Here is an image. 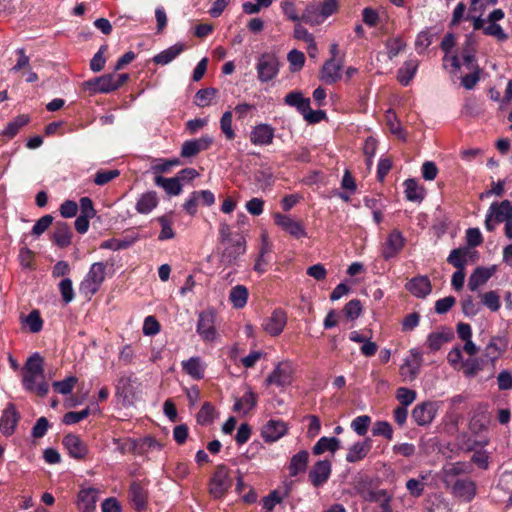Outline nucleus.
<instances>
[{
    "instance_id": "8fccbe9b",
    "label": "nucleus",
    "mask_w": 512,
    "mask_h": 512,
    "mask_svg": "<svg viewBox=\"0 0 512 512\" xmlns=\"http://www.w3.org/2000/svg\"><path fill=\"white\" fill-rule=\"evenodd\" d=\"M385 46L389 59H393L404 50L406 43L401 37H393L386 41Z\"/></svg>"
},
{
    "instance_id": "680f3d73",
    "label": "nucleus",
    "mask_w": 512,
    "mask_h": 512,
    "mask_svg": "<svg viewBox=\"0 0 512 512\" xmlns=\"http://www.w3.org/2000/svg\"><path fill=\"white\" fill-rule=\"evenodd\" d=\"M371 423V418L368 415L357 416L351 422V428L359 435L364 436Z\"/></svg>"
},
{
    "instance_id": "bf43d9fd",
    "label": "nucleus",
    "mask_w": 512,
    "mask_h": 512,
    "mask_svg": "<svg viewBox=\"0 0 512 512\" xmlns=\"http://www.w3.org/2000/svg\"><path fill=\"white\" fill-rule=\"evenodd\" d=\"M90 414L91 410L89 407H86L81 411H70L64 414L63 423L66 425H73L86 419Z\"/></svg>"
},
{
    "instance_id": "de8ad7c7",
    "label": "nucleus",
    "mask_w": 512,
    "mask_h": 512,
    "mask_svg": "<svg viewBox=\"0 0 512 512\" xmlns=\"http://www.w3.org/2000/svg\"><path fill=\"white\" fill-rule=\"evenodd\" d=\"M216 94H217V89H215L213 87L200 89L195 95L194 103L198 107H202V108L209 106L212 102V99L216 96Z\"/></svg>"
},
{
    "instance_id": "79ce46f5",
    "label": "nucleus",
    "mask_w": 512,
    "mask_h": 512,
    "mask_svg": "<svg viewBox=\"0 0 512 512\" xmlns=\"http://www.w3.org/2000/svg\"><path fill=\"white\" fill-rule=\"evenodd\" d=\"M410 354L411 359H405V363L401 367V370L407 368L410 377L414 379L420 372L423 358L421 352H419L417 349H411Z\"/></svg>"
},
{
    "instance_id": "f3484780",
    "label": "nucleus",
    "mask_w": 512,
    "mask_h": 512,
    "mask_svg": "<svg viewBox=\"0 0 512 512\" xmlns=\"http://www.w3.org/2000/svg\"><path fill=\"white\" fill-rule=\"evenodd\" d=\"M62 443L68 454L74 459L83 460L89 452L87 445L76 434L69 433L65 435Z\"/></svg>"
},
{
    "instance_id": "4468645a",
    "label": "nucleus",
    "mask_w": 512,
    "mask_h": 512,
    "mask_svg": "<svg viewBox=\"0 0 512 512\" xmlns=\"http://www.w3.org/2000/svg\"><path fill=\"white\" fill-rule=\"evenodd\" d=\"M405 238L403 234L395 229L391 231L387 237L386 242L383 245V249L381 252L382 257L385 260H389L391 258L396 257L399 252L404 248L405 246Z\"/></svg>"
},
{
    "instance_id": "4be33fe9",
    "label": "nucleus",
    "mask_w": 512,
    "mask_h": 512,
    "mask_svg": "<svg viewBox=\"0 0 512 512\" xmlns=\"http://www.w3.org/2000/svg\"><path fill=\"white\" fill-rule=\"evenodd\" d=\"M451 490L455 497L470 502L476 495V484L470 478H459L454 482Z\"/></svg>"
},
{
    "instance_id": "3c124183",
    "label": "nucleus",
    "mask_w": 512,
    "mask_h": 512,
    "mask_svg": "<svg viewBox=\"0 0 512 512\" xmlns=\"http://www.w3.org/2000/svg\"><path fill=\"white\" fill-rule=\"evenodd\" d=\"M77 381L75 376H69L62 381L53 382L52 387L57 393L67 395L72 392Z\"/></svg>"
},
{
    "instance_id": "dca6fc26",
    "label": "nucleus",
    "mask_w": 512,
    "mask_h": 512,
    "mask_svg": "<svg viewBox=\"0 0 512 512\" xmlns=\"http://www.w3.org/2000/svg\"><path fill=\"white\" fill-rule=\"evenodd\" d=\"M286 323V312L281 308H277L271 313V316L264 320L262 326L264 331L269 335L278 336L284 330Z\"/></svg>"
},
{
    "instance_id": "f257e3e1",
    "label": "nucleus",
    "mask_w": 512,
    "mask_h": 512,
    "mask_svg": "<svg viewBox=\"0 0 512 512\" xmlns=\"http://www.w3.org/2000/svg\"><path fill=\"white\" fill-rule=\"evenodd\" d=\"M338 8L337 0H323L320 3L310 2L301 14V21L311 26L320 25L336 13Z\"/></svg>"
},
{
    "instance_id": "c9c22d12",
    "label": "nucleus",
    "mask_w": 512,
    "mask_h": 512,
    "mask_svg": "<svg viewBox=\"0 0 512 512\" xmlns=\"http://www.w3.org/2000/svg\"><path fill=\"white\" fill-rule=\"evenodd\" d=\"M156 221L161 227V231L158 235L159 241H165L175 237V232L173 230V211L157 217Z\"/></svg>"
},
{
    "instance_id": "473e14b6",
    "label": "nucleus",
    "mask_w": 512,
    "mask_h": 512,
    "mask_svg": "<svg viewBox=\"0 0 512 512\" xmlns=\"http://www.w3.org/2000/svg\"><path fill=\"white\" fill-rule=\"evenodd\" d=\"M309 462V453L307 450H301L290 459L288 471L290 477H296L298 474L305 472Z\"/></svg>"
},
{
    "instance_id": "ea45409f",
    "label": "nucleus",
    "mask_w": 512,
    "mask_h": 512,
    "mask_svg": "<svg viewBox=\"0 0 512 512\" xmlns=\"http://www.w3.org/2000/svg\"><path fill=\"white\" fill-rule=\"evenodd\" d=\"M249 291L244 285L234 286L229 293V301L236 309H241L247 304Z\"/></svg>"
},
{
    "instance_id": "72a5a7b5",
    "label": "nucleus",
    "mask_w": 512,
    "mask_h": 512,
    "mask_svg": "<svg viewBox=\"0 0 512 512\" xmlns=\"http://www.w3.org/2000/svg\"><path fill=\"white\" fill-rule=\"evenodd\" d=\"M185 48L186 47L183 43H176L156 54L152 61L157 65H167L176 59L185 50Z\"/></svg>"
},
{
    "instance_id": "7c9ffc66",
    "label": "nucleus",
    "mask_w": 512,
    "mask_h": 512,
    "mask_svg": "<svg viewBox=\"0 0 512 512\" xmlns=\"http://www.w3.org/2000/svg\"><path fill=\"white\" fill-rule=\"evenodd\" d=\"M97 489L84 488L77 495L78 506L82 512H92L96 507Z\"/></svg>"
},
{
    "instance_id": "412c9836",
    "label": "nucleus",
    "mask_w": 512,
    "mask_h": 512,
    "mask_svg": "<svg viewBox=\"0 0 512 512\" xmlns=\"http://www.w3.org/2000/svg\"><path fill=\"white\" fill-rule=\"evenodd\" d=\"M292 382V368L288 363H279L266 378L267 385L284 387Z\"/></svg>"
},
{
    "instance_id": "cd10ccee",
    "label": "nucleus",
    "mask_w": 512,
    "mask_h": 512,
    "mask_svg": "<svg viewBox=\"0 0 512 512\" xmlns=\"http://www.w3.org/2000/svg\"><path fill=\"white\" fill-rule=\"evenodd\" d=\"M154 184L161 187L170 197L180 195L183 190V185L179 182V178L176 177L166 178L156 175L154 177Z\"/></svg>"
},
{
    "instance_id": "052dcab7",
    "label": "nucleus",
    "mask_w": 512,
    "mask_h": 512,
    "mask_svg": "<svg viewBox=\"0 0 512 512\" xmlns=\"http://www.w3.org/2000/svg\"><path fill=\"white\" fill-rule=\"evenodd\" d=\"M482 303L492 312H496L501 307L500 297L496 291L485 292L481 295Z\"/></svg>"
},
{
    "instance_id": "69168bd1",
    "label": "nucleus",
    "mask_w": 512,
    "mask_h": 512,
    "mask_svg": "<svg viewBox=\"0 0 512 512\" xmlns=\"http://www.w3.org/2000/svg\"><path fill=\"white\" fill-rule=\"evenodd\" d=\"M287 60L290 63L291 71H298L305 64V55L303 52L293 49L288 53Z\"/></svg>"
},
{
    "instance_id": "0eeeda50",
    "label": "nucleus",
    "mask_w": 512,
    "mask_h": 512,
    "mask_svg": "<svg viewBox=\"0 0 512 512\" xmlns=\"http://www.w3.org/2000/svg\"><path fill=\"white\" fill-rule=\"evenodd\" d=\"M43 358L35 353L30 356L23 367L22 384L25 390L35 389V382L38 378L44 377Z\"/></svg>"
},
{
    "instance_id": "58836bf2",
    "label": "nucleus",
    "mask_w": 512,
    "mask_h": 512,
    "mask_svg": "<svg viewBox=\"0 0 512 512\" xmlns=\"http://www.w3.org/2000/svg\"><path fill=\"white\" fill-rule=\"evenodd\" d=\"M340 448V440L336 437H321L312 448L314 455H321L326 451L335 453Z\"/></svg>"
},
{
    "instance_id": "49530a36",
    "label": "nucleus",
    "mask_w": 512,
    "mask_h": 512,
    "mask_svg": "<svg viewBox=\"0 0 512 512\" xmlns=\"http://www.w3.org/2000/svg\"><path fill=\"white\" fill-rule=\"evenodd\" d=\"M405 196L408 201L417 202L423 199L422 189L419 188L415 179H407L404 181Z\"/></svg>"
},
{
    "instance_id": "0e129e2a",
    "label": "nucleus",
    "mask_w": 512,
    "mask_h": 512,
    "mask_svg": "<svg viewBox=\"0 0 512 512\" xmlns=\"http://www.w3.org/2000/svg\"><path fill=\"white\" fill-rule=\"evenodd\" d=\"M372 434L374 436H383L387 440H391L393 438V428L387 421H377L373 426Z\"/></svg>"
},
{
    "instance_id": "603ef678",
    "label": "nucleus",
    "mask_w": 512,
    "mask_h": 512,
    "mask_svg": "<svg viewBox=\"0 0 512 512\" xmlns=\"http://www.w3.org/2000/svg\"><path fill=\"white\" fill-rule=\"evenodd\" d=\"M416 397V391L406 387H399L396 391V398L400 402V406L405 408L411 405L416 400Z\"/></svg>"
},
{
    "instance_id": "a18cd8bd",
    "label": "nucleus",
    "mask_w": 512,
    "mask_h": 512,
    "mask_svg": "<svg viewBox=\"0 0 512 512\" xmlns=\"http://www.w3.org/2000/svg\"><path fill=\"white\" fill-rule=\"evenodd\" d=\"M475 48H474V41L471 36H467L465 40V46L462 51V58L464 61V64L467 66L468 69H475L476 67V59H475Z\"/></svg>"
},
{
    "instance_id": "c03bdc74",
    "label": "nucleus",
    "mask_w": 512,
    "mask_h": 512,
    "mask_svg": "<svg viewBox=\"0 0 512 512\" xmlns=\"http://www.w3.org/2000/svg\"><path fill=\"white\" fill-rule=\"evenodd\" d=\"M29 120L30 119L27 115L23 114L17 116L14 120L7 124V126L3 130V136L8 137L10 139L15 137L18 134L19 130L29 123Z\"/></svg>"
},
{
    "instance_id": "c756f323",
    "label": "nucleus",
    "mask_w": 512,
    "mask_h": 512,
    "mask_svg": "<svg viewBox=\"0 0 512 512\" xmlns=\"http://www.w3.org/2000/svg\"><path fill=\"white\" fill-rule=\"evenodd\" d=\"M183 371L195 380H201L205 375V364L198 356L184 360L181 363Z\"/></svg>"
},
{
    "instance_id": "6ab92c4d",
    "label": "nucleus",
    "mask_w": 512,
    "mask_h": 512,
    "mask_svg": "<svg viewBox=\"0 0 512 512\" xmlns=\"http://www.w3.org/2000/svg\"><path fill=\"white\" fill-rule=\"evenodd\" d=\"M20 420V414L13 403H8L0 418V431L10 436L14 433L15 428Z\"/></svg>"
},
{
    "instance_id": "a211bd4d",
    "label": "nucleus",
    "mask_w": 512,
    "mask_h": 512,
    "mask_svg": "<svg viewBox=\"0 0 512 512\" xmlns=\"http://www.w3.org/2000/svg\"><path fill=\"white\" fill-rule=\"evenodd\" d=\"M342 68L343 59H328L322 66L320 79L328 85L335 84L341 79Z\"/></svg>"
},
{
    "instance_id": "09e8293b",
    "label": "nucleus",
    "mask_w": 512,
    "mask_h": 512,
    "mask_svg": "<svg viewBox=\"0 0 512 512\" xmlns=\"http://www.w3.org/2000/svg\"><path fill=\"white\" fill-rule=\"evenodd\" d=\"M233 114L231 111H225L220 119V129L229 141L233 140L236 136L232 127Z\"/></svg>"
},
{
    "instance_id": "bb28decb",
    "label": "nucleus",
    "mask_w": 512,
    "mask_h": 512,
    "mask_svg": "<svg viewBox=\"0 0 512 512\" xmlns=\"http://www.w3.org/2000/svg\"><path fill=\"white\" fill-rule=\"evenodd\" d=\"M372 448V442L371 439L367 438L362 442H356L354 443L347 455H346V461L348 463H357L361 460H363L367 454L370 452Z\"/></svg>"
},
{
    "instance_id": "423d86ee",
    "label": "nucleus",
    "mask_w": 512,
    "mask_h": 512,
    "mask_svg": "<svg viewBox=\"0 0 512 512\" xmlns=\"http://www.w3.org/2000/svg\"><path fill=\"white\" fill-rule=\"evenodd\" d=\"M280 70L278 57L274 53L265 52L258 57L256 64L257 78L267 83L277 77Z\"/></svg>"
},
{
    "instance_id": "5701e85b",
    "label": "nucleus",
    "mask_w": 512,
    "mask_h": 512,
    "mask_svg": "<svg viewBox=\"0 0 512 512\" xmlns=\"http://www.w3.org/2000/svg\"><path fill=\"white\" fill-rule=\"evenodd\" d=\"M275 129L269 124L261 123L253 127L250 141L254 145L266 146L273 143Z\"/></svg>"
},
{
    "instance_id": "ddd939ff",
    "label": "nucleus",
    "mask_w": 512,
    "mask_h": 512,
    "mask_svg": "<svg viewBox=\"0 0 512 512\" xmlns=\"http://www.w3.org/2000/svg\"><path fill=\"white\" fill-rule=\"evenodd\" d=\"M331 472V462L329 460H319L310 469L308 479L314 487L318 488L328 481Z\"/></svg>"
},
{
    "instance_id": "6e6d98bb",
    "label": "nucleus",
    "mask_w": 512,
    "mask_h": 512,
    "mask_svg": "<svg viewBox=\"0 0 512 512\" xmlns=\"http://www.w3.org/2000/svg\"><path fill=\"white\" fill-rule=\"evenodd\" d=\"M107 50L108 45L104 44L100 46L97 53L94 54L93 58L90 61V69L93 72H100L104 68L106 63V58L104 57V54L107 52Z\"/></svg>"
},
{
    "instance_id": "2f4dec72",
    "label": "nucleus",
    "mask_w": 512,
    "mask_h": 512,
    "mask_svg": "<svg viewBox=\"0 0 512 512\" xmlns=\"http://www.w3.org/2000/svg\"><path fill=\"white\" fill-rule=\"evenodd\" d=\"M507 348V341L500 336L492 337L484 349V356L495 362Z\"/></svg>"
},
{
    "instance_id": "338daca9",
    "label": "nucleus",
    "mask_w": 512,
    "mask_h": 512,
    "mask_svg": "<svg viewBox=\"0 0 512 512\" xmlns=\"http://www.w3.org/2000/svg\"><path fill=\"white\" fill-rule=\"evenodd\" d=\"M59 291L61 293L63 301L68 304L73 301L75 294L73 289L72 280L64 278L59 283Z\"/></svg>"
},
{
    "instance_id": "e2e57ef3",
    "label": "nucleus",
    "mask_w": 512,
    "mask_h": 512,
    "mask_svg": "<svg viewBox=\"0 0 512 512\" xmlns=\"http://www.w3.org/2000/svg\"><path fill=\"white\" fill-rule=\"evenodd\" d=\"M371 502H378L380 503L381 508L387 509L388 502H391V495L387 492L385 489H380L377 491H370L368 493V498Z\"/></svg>"
},
{
    "instance_id": "774afa93",
    "label": "nucleus",
    "mask_w": 512,
    "mask_h": 512,
    "mask_svg": "<svg viewBox=\"0 0 512 512\" xmlns=\"http://www.w3.org/2000/svg\"><path fill=\"white\" fill-rule=\"evenodd\" d=\"M303 118L310 124H316L326 118V112L323 110H313L310 105H307L304 112L301 114Z\"/></svg>"
},
{
    "instance_id": "f704fd0d",
    "label": "nucleus",
    "mask_w": 512,
    "mask_h": 512,
    "mask_svg": "<svg viewBox=\"0 0 512 512\" xmlns=\"http://www.w3.org/2000/svg\"><path fill=\"white\" fill-rule=\"evenodd\" d=\"M419 66V61L416 58L408 59L398 69L397 80L401 85L407 86L416 74Z\"/></svg>"
},
{
    "instance_id": "7ed1b4c3",
    "label": "nucleus",
    "mask_w": 512,
    "mask_h": 512,
    "mask_svg": "<svg viewBox=\"0 0 512 512\" xmlns=\"http://www.w3.org/2000/svg\"><path fill=\"white\" fill-rule=\"evenodd\" d=\"M106 264L104 262H95L91 265L88 273L79 285V291L87 299L95 295L105 280Z\"/></svg>"
},
{
    "instance_id": "aec40b11",
    "label": "nucleus",
    "mask_w": 512,
    "mask_h": 512,
    "mask_svg": "<svg viewBox=\"0 0 512 512\" xmlns=\"http://www.w3.org/2000/svg\"><path fill=\"white\" fill-rule=\"evenodd\" d=\"M288 431L287 424L282 420H269L262 428L261 435L266 443H273L282 438Z\"/></svg>"
},
{
    "instance_id": "13d9d810",
    "label": "nucleus",
    "mask_w": 512,
    "mask_h": 512,
    "mask_svg": "<svg viewBox=\"0 0 512 512\" xmlns=\"http://www.w3.org/2000/svg\"><path fill=\"white\" fill-rule=\"evenodd\" d=\"M25 323L32 333H38L43 328V320L39 310H32L26 317Z\"/></svg>"
},
{
    "instance_id": "e433bc0d",
    "label": "nucleus",
    "mask_w": 512,
    "mask_h": 512,
    "mask_svg": "<svg viewBox=\"0 0 512 512\" xmlns=\"http://www.w3.org/2000/svg\"><path fill=\"white\" fill-rule=\"evenodd\" d=\"M492 275V269L477 267L469 277V289L471 291H476L481 285L485 284L492 277Z\"/></svg>"
},
{
    "instance_id": "1a4fd4ad",
    "label": "nucleus",
    "mask_w": 512,
    "mask_h": 512,
    "mask_svg": "<svg viewBox=\"0 0 512 512\" xmlns=\"http://www.w3.org/2000/svg\"><path fill=\"white\" fill-rule=\"evenodd\" d=\"M440 406L439 401L421 402L413 408L411 417L418 426H428L435 419Z\"/></svg>"
},
{
    "instance_id": "4d7b16f0",
    "label": "nucleus",
    "mask_w": 512,
    "mask_h": 512,
    "mask_svg": "<svg viewBox=\"0 0 512 512\" xmlns=\"http://www.w3.org/2000/svg\"><path fill=\"white\" fill-rule=\"evenodd\" d=\"M120 175V171L117 169L112 170H98L94 176V183L99 186H103Z\"/></svg>"
},
{
    "instance_id": "a878e982",
    "label": "nucleus",
    "mask_w": 512,
    "mask_h": 512,
    "mask_svg": "<svg viewBox=\"0 0 512 512\" xmlns=\"http://www.w3.org/2000/svg\"><path fill=\"white\" fill-rule=\"evenodd\" d=\"M71 227L64 221H58L55 224L52 242L60 248H65L71 244Z\"/></svg>"
},
{
    "instance_id": "f8f14e48",
    "label": "nucleus",
    "mask_w": 512,
    "mask_h": 512,
    "mask_svg": "<svg viewBox=\"0 0 512 512\" xmlns=\"http://www.w3.org/2000/svg\"><path fill=\"white\" fill-rule=\"evenodd\" d=\"M128 495L133 508L137 512H142L147 508L149 493L142 481H133L129 486Z\"/></svg>"
},
{
    "instance_id": "864d4df0",
    "label": "nucleus",
    "mask_w": 512,
    "mask_h": 512,
    "mask_svg": "<svg viewBox=\"0 0 512 512\" xmlns=\"http://www.w3.org/2000/svg\"><path fill=\"white\" fill-rule=\"evenodd\" d=\"M343 313L348 320L357 319L362 313V304L359 299H352L343 308Z\"/></svg>"
},
{
    "instance_id": "b1692460",
    "label": "nucleus",
    "mask_w": 512,
    "mask_h": 512,
    "mask_svg": "<svg viewBox=\"0 0 512 512\" xmlns=\"http://www.w3.org/2000/svg\"><path fill=\"white\" fill-rule=\"evenodd\" d=\"M405 288L417 298H425L432 291V285L427 276L412 278L406 283Z\"/></svg>"
},
{
    "instance_id": "6e6552de",
    "label": "nucleus",
    "mask_w": 512,
    "mask_h": 512,
    "mask_svg": "<svg viewBox=\"0 0 512 512\" xmlns=\"http://www.w3.org/2000/svg\"><path fill=\"white\" fill-rule=\"evenodd\" d=\"M223 246L220 262L223 266L235 265L240 256L246 252V240L243 235L237 234L234 240L221 244Z\"/></svg>"
},
{
    "instance_id": "2eb2a0df",
    "label": "nucleus",
    "mask_w": 512,
    "mask_h": 512,
    "mask_svg": "<svg viewBox=\"0 0 512 512\" xmlns=\"http://www.w3.org/2000/svg\"><path fill=\"white\" fill-rule=\"evenodd\" d=\"M212 144L213 138L209 135H203L198 139L187 140L182 144L180 155L183 158L195 157L201 151L208 150Z\"/></svg>"
},
{
    "instance_id": "20e7f679",
    "label": "nucleus",
    "mask_w": 512,
    "mask_h": 512,
    "mask_svg": "<svg viewBox=\"0 0 512 512\" xmlns=\"http://www.w3.org/2000/svg\"><path fill=\"white\" fill-rule=\"evenodd\" d=\"M233 485L230 469L225 464L216 466L209 481V493L214 499L223 498Z\"/></svg>"
},
{
    "instance_id": "393cba45",
    "label": "nucleus",
    "mask_w": 512,
    "mask_h": 512,
    "mask_svg": "<svg viewBox=\"0 0 512 512\" xmlns=\"http://www.w3.org/2000/svg\"><path fill=\"white\" fill-rule=\"evenodd\" d=\"M454 338V332L451 328L442 326L438 332H431L427 337V345L432 351H438L446 342Z\"/></svg>"
},
{
    "instance_id": "37998d69",
    "label": "nucleus",
    "mask_w": 512,
    "mask_h": 512,
    "mask_svg": "<svg viewBox=\"0 0 512 512\" xmlns=\"http://www.w3.org/2000/svg\"><path fill=\"white\" fill-rule=\"evenodd\" d=\"M285 104L295 107L297 111L302 114L307 107L310 105V99L304 98L301 92L292 91L288 93L284 98Z\"/></svg>"
},
{
    "instance_id": "c85d7f7f",
    "label": "nucleus",
    "mask_w": 512,
    "mask_h": 512,
    "mask_svg": "<svg viewBox=\"0 0 512 512\" xmlns=\"http://www.w3.org/2000/svg\"><path fill=\"white\" fill-rule=\"evenodd\" d=\"M159 204V198L155 191H147L140 195L138 198L135 210L139 214H149L152 212Z\"/></svg>"
},
{
    "instance_id": "5fc2aeb1",
    "label": "nucleus",
    "mask_w": 512,
    "mask_h": 512,
    "mask_svg": "<svg viewBox=\"0 0 512 512\" xmlns=\"http://www.w3.org/2000/svg\"><path fill=\"white\" fill-rule=\"evenodd\" d=\"M214 406L210 402H205L197 413V422L201 425H208L214 420Z\"/></svg>"
},
{
    "instance_id": "39448f33",
    "label": "nucleus",
    "mask_w": 512,
    "mask_h": 512,
    "mask_svg": "<svg viewBox=\"0 0 512 512\" xmlns=\"http://www.w3.org/2000/svg\"><path fill=\"white\" fill-rule=\"evenodd\" d=\"M512 218V202L509 200H503L501 202H493L488 208L484 226L489 232L495 231L496 227L500 223H505L507 220Z\"/></svg>"
},
{
    "instance_id": "9b49d317",
    "label": "nucleus",
    "mask_w": 512,
    "mask_h": 512,
    "mask_svg": "<svg viewBox=\"0 0 512 512\" xmlns=\"http://www.w3.org/2000/svg\"><path fill=\"white\" fill-rule=\"evenodd\" d=\"M196 331L205 341H213L216 338L215 314L212 310L199 313Z\"/></svg>"
},
{
    "instance_id": "9d476101",
    "label": "nucleus",
    "mask_w": 512,
    "mask_h": 512,
    "mask_svg": "<svg viewBox=\"0 0 512 512\" xmlns=\"http://www.w3.org/2000/svg\"><path fill=\"white\" fill-rule=\"evenodd\" d=\"M274 222L295 239L307 237V232L302 221L294 220L290 215L276 213L274 215Z\"/></svg>"
},
{
    "instance_id": "a19ab883",
    "label": "nucleus",
    "mask_w": 512,
    "mask_h": 512,
    "mask_svg": "<svg viewBox=\"0 0 512 512\" xmlns=\"http://www.w3.org/2000/svg\"><path fill=\"white\" fill-rule=\"evenodd\" d=\"M256 404L257 394L249 389L241 398L236 400L233 410L236 412L243 411L244 413H248L256 406Z\"/></svg>"
},
{
    "instance_id": "4c0bfd02",
    "label": "nucleus",
    "mask_w": 512,
    "mask_h": 512,
    "mask_svg": "<svg viewBox=\"0 0 512 512\" xmlns=\"http://www.w3.org/2000/svg\"><path fill=\"white\" fill-rule=\"evenodd\" d=\"M471 254V250L468 247H459L453 249L448 258L447 262L455 267L457 270H465L467 264V257Z\"/></svg>"
},
{
    "instance_id": "f03ea898",
    "label": "nucleus",
    "mask_w": 512,
    "mask_h": 512,
    "mask_svg": "<svg viewBox=\"0 0 512 512\" xmlns=\"http://www.w3.org/2000/svg\"><path fill=\"white\" fill-rule=\"evenodd\" d=\"M130 76L128 73L115 74L109 73L100 77L89 79L83 83L84 87L90 91V93H110L119 89L123 86Z\"/></svg>"
}]
</instances>
